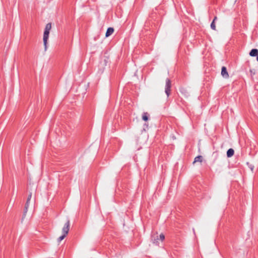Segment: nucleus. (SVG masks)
<instances>
[{
  "mask_svg": "<svg viewBox=\"0 0 258 258\" xmlns=\"http://www.w3.org/2000/svg\"><path fill=\"white\" fill-rule=\"evenodd\" d=\"M171 82L169 78L166 79L165 93L167 97H169L171 93Z\"/></svg>",
  "mask_w": 258,
  "mask_h": 258,
  "instance_id": "obj_1",
  "label": "nucleus"
},
{
  "mask_svg": "<svg viewBox=\"0 0 258 258\" xmlns=\"http://www.w3.org/2000/svg\"><path fill=\"white\" fill-rule=\"evenodd\" d=\"M70 222L69 219L67 220V221L64 224L63 227L62 229V234H65L66 235H68V232L70 230Z\"/></svg>",
  "mask_w": 258,
  "mask_h": 258,
  "instance_id": "obj_2",
  "label": "nucleus"
},
{
  "mask_svg": "<svg viewBox=\"0 0 258 258\" xmlns=\"http://www.w3.org/2000/svg\"><path fill=\"white\" fill-rule=\"evenodd\" d=\"M151 241L153 244H154L156 245H159V236L158 235L157 233L153 234L151 235Z\"/></svg>",
  "mask_w": 258,
  "mask_h": 258,
  "instance_id": "obj_3",
  "label": "nucleus"
},
{
  "mask_svg": "<svg viewBox=\"0 0 258 258\" xmlns=\"http://www.w3.org/2000/svg\"><path fill=\"white\" fill-rule=\"evenodd\" d=\"M49 32L47 31L44 30V34H43V43L45 47V50L47 48V40L49 37Z\"/></svg>",
  "mask_w": 258,
  "mask_h": 258,
  "instance_id": "obj_4",
  "label": "nucleus"
},
{
  "mask_svg": "<svg viewBox=\"0 0 258 258\" xmlns=\"http://www.w3.org/2000/svg\"><path fill=\"white\" fill-rule=\"evenodd\" d=\"M179 91L181 94H182L185 97H187L189 96V92L184 87H181L179 89Z\"/></svg>",
  "mask_w": 258,
  "mask_h": 258,
  "instance_id": "obj_5",
  "label": "nucleus"
},
{
  "mask_svg": "<svg viewBox=\"0 0 258 258\" xmlns=\"http://www.w3.org/2000/svg\"><path fill=\"white\" fill-rule=\"evenodd\" d=\"M221 75L224 78H228L229 77V75L227 71V69L225 67H222L221 69Z\"/></svg>",
  "mask_w": 258,
  "mask_h": 258,
  "instance_id": "obj_6",
  "label": "nucleus"
},
{
  "mask_svg": "<svg viewBox=\"0 0 258 258\" xmlns=\"http://www.w3.org/2000/svg\"><path fill=\"white\" fill-rule=\"evenodd\" d=\"M249 55L251 56L254 57L258 54V49L256 48L252 49L249 52Z\"/></svg>",
  "mask_w": 258,
  "mask_h": 258,
  "instance_id": "obj_7",
  "label": "nucleus"
},
{
  "mask_svg": "<svg viewBox=\"0 0 258 258\" xmlns=\"http://www.w3.org/2000/svg\"><path fill=\"white\" fill-rule=\"evenodd\" d=\"M114 32V29L112 27H109L107 29V31H106V34H105V36L106 37H109V36H110L111 34H112V33H113Z\"/></svg>",
  "mask_w": 258,
  "mask_h": 258,
  "instance_id": "obj_8",
  "label": "nucleus"
},
{
  "mask_svg": "<svg viewBox=\"0 0 258 258\" xmlns=\"http://www.w3.org/2000/svg\"><path fill=\"white\" fill-rule=\"evenodd\" d=\"M234 154V151L233 149H229L227 151V156L228 158L231 157Z\"/></svg>",
  "mask_w": 258,
  "mask_h": 258,
  "instance_id": "obj_9",
  "label": "nucleus"
},
{
  "mask_svg": "<svg viewBox=\"0 0 258 258\" xmlns=\"http://www.w3.org/2000/svg\"><path fill=\"white\" fill-rule=\"evenodd\" d=\"M149 114L148 112H144L142 114V119L144 121H148L149 120Z\"/></svg>",
  "mask_w": 258,
  "mask_h": 258,
  "instance_id": "obj_10",
  "label": "nucleus"
},
{
  "mask_svg": "<svg viewBox=\"0 0 258 258\" xmlns=\"http://www.w3.org/2000/svg\"><path fill=\"white\" fill-rule=\"evenodd\" d=\"M203 160V157L201 155H199L195 157L194 161V163L197 162H202Z\"/></svg>",
  "mask_w": 258,
  "mask_h": 258,
  "instance_id": "obj_11",
  "label": "nucleus"
},
{
  "mask_svg": "<svg viewBox=\"0 0 258 258\" xmlns=\"http://www.w3.org/2000/svg\"><path fill=\"white\" fill-rule=\"evenodd\" d=\"M51 29V23H49L47 24L45 26L44 30L49 32Z\"/></svg>",
  "mask_w": 258,
  "mask_h": 258,
  "instance_id": "obj_12",
  "label": "nucleus"
},
{
  "mask_svg": "<svg viewBox=\"0 0 258 258\" xmlns=\"http://www.w3.org/2000/svg\"><path fill=\"white\" fill-rule=\"evenodd\" d=\"M250 75L252 79H253V76L255 74L256 71L255 69H250Z\"/></svg>",
  "mask_w": 258,
  "mask_h": 258,
  "instance_id": "obj_13",
  "label": "nucleus"
},
{
  "mask_svg": "<svg viewBox=\"0 0 258 258\" xmlns=\"http://www.w3.org/2000/svg\"><path fill=\"white\" fill-rule=\"evenodd\" d=\"M66 235L62 234L61 236L59 237L57 239V242H60L61 240H62L66 237Z\"/></svg>",
  "mask_w": 258,
  "mask_h": 258,
  "instance_id": "obj_14",
  "label": "nucleus"
},
{
  "mask_svg": "<svg viewBox=\"0 0 258 258\" xmlns=\"http://www.w3.org/2000/svg\"><path fill=\"white\" fill-rule=\"evenodd\" d=\"M159 240L163 241L165 239V235L163 233H161L159 236Z\"/></svg>",
  "mask_w": 258,
  "mask_h": 258,
  "instance_id": "obj_15",
  "label": "nucleus"
},
{
  "mask_svg": "<svg viewBox=\"0 0 258 258\" xmlns=\"http://www.w3.org/2000/svg\"><path fill=\"white\" fill-rule=\"evenodd\" d=\"M211 28L212 29L214 30H216V25H215V22H212L211 24Z\"/></svg>",
  "mask_w": 258,
  "mask_h": 258,
  "instance_id": "obj_16",
  "label": "nucleus"
},
{
  "mask_svg": "<svg viewBox=\"0 0 258 258\" xmlns=\"http://www.w3.org/2000/svg\"><path fill=\"white\" fill-rule=\"evenodd\" d=\"M31 197H32V193L30 192L29 194L28 198H27V201H26L27 203H30V200L31 199Z\"/></svg>",
  "mask_w": 258,
  "mask_h": 258,
  "instance_id": "obj_17",
  "label": "nucleus"
},
{
  "mask_svg": "<svg viewBox=\"0 0 258 258\" xmlns=\"http://www.w3.org/2000/svg\"><path fill=\"white\" fill-rule=\"evenodd\" d=\"M28 208L26 207H24V214H23L24 217H25V216L26 214L27 213V211H28Z\"/></svg>",
  "mask_w": 258,
  "mask_h": 258,
  "instance_id": "obj_18",
  "label": "nucleus"
},
{
  "mask_svg": "<svg viewBox=\"0 0 258 258\" xmlns=\"http://www.w3.org/2000/svg\"><path fill=\"white\" fill-rule=\"evenodd\" d=\"M29 206V203H26L25 207L28 208Z\"/></svg>",
  "mask_w": 258,
  "mask_h": 258,
  "instance_id": "obj_19",
  "label": "nucleus"
},
{
  "mask_svg": "<svg viewBox=\"0 0 258 258\" xmlns=\"http://www.w3.org/2000/svg\"><path fill=\"white\" fill-rule=\"evenodd\" d=\"M217 16H215V17H214V18L213 20V22H215V21L217 20Z\"/></svg>",
  "mask_w": 258,
  "mask_h": 258,
  "instance_id": "obj_20",
  "label": "nucleus"
},
{
  "mask_svg": "<svg viewBox=\"0 0 258 258\" xmlns=\"http://www.w3.org/2000/svg\"><path fill=\"white\" fill-rule=\"evenodd\" d=\"M256 56V60H257V61H258V54H257V56Z\"/></svg>",
  "mask_w": 258,
  "mask_h": 258,
  "instance_id": "obj_21",
  "label": "nucleus"
}]
</instances>
